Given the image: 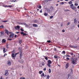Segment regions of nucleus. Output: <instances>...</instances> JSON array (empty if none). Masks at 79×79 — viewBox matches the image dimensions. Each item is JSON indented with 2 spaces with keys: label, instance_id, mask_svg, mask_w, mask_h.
<instances>
[{
  "label": "nucleus",
  "instance_id": "f257e3e1",
  "mask_svg": "<svg viewBox=\"0 0 79 79\" xmlns=\"http://www.w3.org/2000/svg\"><path fill=\"white\" fill-rule=\"evenodd\" d=\"M77 58H76V59L74 60V59H73V57L71 58V61L72 63H73V64H77V63H76V62H77Z\"/></svg>",
  "mask_w": 79,
  "mask_h": 79
},
{
  "label": "nucleus",
  "instance_id": "f03ea898",
  "mask_svg": "<svg viewBox=\"0 0 79 79\" xmlns=\"http://www.w3.org/2000/svg\"><path fill=\"white\" fill-rule=\"evenodd\" d=\"M70 6V8H71L73 10H75L76 9V6H74V4H72Z\"/></svg>",
  "mask_w": 79,
  "mask_h": 79
},
{
  "label": "nucleus",
  "instance_id": "7ed1b4c3",
  "mask_svg": "<svg viewBox=\"0 0 79 79\" xmlns=\"http://www.w3.org/2000/svg\"><path fill=\"white\" fill-rule=\"evenodd\" d=\"M11 56L12 58H14L13 59L14 60L16 59V58L15 57V51L13 50L12 51V54H11Z\"/></svg>",
  "mask_w": 79,
  "mask_h": 79
},
{
  "label": "nucleus",
  "instance_id": "20e7f679",
  "mask_svg": "<svg viewBox=\"0 0 79 79\" xmlns=\"http://www.w3.org/2000/svg\"><path fill=\"white\" fill-rule=\"evenodd\" d=\"M11 34H12L10 35L9 36V37L10 39H12V38L14 37V35H15V34L13 33H11Z\"/></svg>",
  "mask_w": 79,
  "mask_h": 79
},
{
  "label": "nucleus",
  "instance_id": "39448f33",
  "mask_svg": "<svg viewBox=\"0 0 79 79\" xmlns=\"http://www.w3.org/2000/svg\"><path fill=\"white\" fill-rule=\"evenodd\" d=\"M5 33H6L7 35H9V34H8V32H9V33H10V34H11V33H13V32H10V31H8L6 29L5 31Z\"/></svg>",
  "mask_w": 79,
  "mask_h": 79
},
{
  "label": "nucleus",
  "instance_id": "423d86ee",
  "mask_svg": "<svg viewBox=\"0 0 79 79\" xmlns=\"http://www.w3.org/2000/svg\"><path fill=\"white\" fill-rule=\"evenodd\" d=\"M20 34L21 35H27V34L26 33H24L23 32H20Z\"/></svg>",
  "mask_w": 79,
  "mask_h": 79
},
{
  "label": "nucleus",
  "instance_id": "0eeeda50",
  "mask_svg": "<svg viewBox=\"0 0 79 79\" xmlns=\"http://www.w3.org/2000/svg\"><path fill=\"white\" fill-rule=\"evenodd\" d=\"M23 55V53H22V51L20 52V59L22 58V56Z\"/></svg>",
  "mask_w": 79,
  "mask_h": 79
},
{
  "label": "nucleus",
  "instance_id": "6e6552de",
  "mask_svg": "<svg viewBox=\"0 0 79 79\" xmlns=\"http://www.w3.org/2000/svg\"><path fill=\"white\" fill-rule=\"evenodd\" d=\"M19 63H22V64H23V63H24V60H23L22 59L21 60H19Z\"/></svg>",
  "mask_w": 79,
  "mask_h": 79
},
{
  "label": "nucleus",
  "instance_id": "1a4fd4ad",
  "mask_svg": "<svg viewBox=\"0 0 79 79\" xmlns=\"http://www.w3.org/2000/svg\"><path fill=\"white\" fill-rule=\"evenodd\" d=\"M7 64L9 66H10L11 64V62L10 61H8L7 62Z\"/></svg>",
  "mask_w": 79,
  "mask_h": 79
},
{
  "label": "nucleus",
  "instance_id": "9d476101",
  "mask_svg": "<svg viewBox=\"0 0 79 79\" xmlns=\"http://www.w3.org/2000/svg\"><path fill=\"white\" fill-rule=\"evenodd\" d=\"M6 40L5 39H3L2 40V43H5V42H6Z\"/></svg>",
  "mask_w": 79,
  "mask_h": 79
},
{
  "label": "nucleus",
  "instance_id": "9b49d317",
  "mask_svg": "<svg viewBox=\"0 0 79 79\" xmlns=\"http://www.w3.org/2000/svg\"><path fill=\"white\" fill-rule=\"evenodd\" d=\"M46 10L48 13H51V11L48 8H46Z\"/></svg>",
  "mask_w": 79,
  "mask_h": 79
},
{
  "label": "nucleus",
  "instance_id": "f8f14e48",
  "mask_svg": "<svg viewBox=\"0 0 79 79\" xmlns=\"http://www.w3.org/2000/svg\"><path fill=\"white\" fill-rule=\"evenodd\" d=\"M48 63L49 64H52V61H51V60H48Z\"/></svg>",
  "mask_w": 79,
  "mask_h": 79
},
{
  "label": "nucleus",
  "instance_id": "ddd939ff",
  "mask_svg": "<svg viewBox=\"0 0 79 79\" xmlns=\"http://www.w3.org/2000/svg\"><path fill=\"white\" fill-rule=\"evenodd\" d=\"M68 79H72L71 76V75H69V77H68Z\"/></svg>",
  "mask_w": 79,
  "mask_h": 79
},
{
  "label": "nucleus",
  "instance_id": "4468645a",
  "mask_svg": "<svg viewBox=\"0 0 79 79\" xmlns=\"http://www.w3.org/2000/svg\"><path fill=\"white\" fill-rule=\"evenodd\" d=\"M8 71L7 70H6L5 73V76H8Z\"/></svg>",
  "mask_w": 79,
  "mask_h": 79
},
{
  "label": "nucleus",
  "instance_id": "2eb2a0df",
  "mask_svg": "<svg viewBox=\"0 0 79 79\" xmlns=\"http://www.w3.org/2000/svg\"><path fill=\"white\" fill-rule=\"evenodd\" d=\"M0 34H1L2 36H3V35H4L5 34H4V32H3V31H1L0 32Z\"/></svg>",
  "mask_w": 79,
  "mask_h": 79
},
{
  "label": "nucleus",
  "instance_id": "dca6fc26",
  "mask_svg": "<svg viewBox=\"0 0 79 79\" xmlns=\"http://www.w3.org/2000/svg\"><path fill=\"white\" fill-rule=\"evenodd\" d=\"M69 63H67L66 64V68L67 69L69 67Z\"/></svg>",
  "mask_w": 79,
  "mask_h": 79
},
{
  "label": "nucleus",
  "instance_id": "f3484780",
  "mask_svg": "<svg viewBox=\"0 0 79 79\" xmlns=\"http://www.w3.org/2000/svg\"><path fill=\"white\" fill-rule=\"evenodd\" d=\"M33 27H37V25L36 24H33Z\"/></svg>",
  "mask_w": 79,
  "mask_h": 79
},
{
  "label": "nucleus",
  "instance_id": "a211bd4d",
  "mask_svg": "<svg viewBox=\"0 0 79 79\" xmlns=\"http://www.w3.org/2000/svg\"><path fill=\"white\" fill-rule=\"evenodd\" d=\"M2 28H4V26L3 25L0 26V29H2Z\"/></svg>",
  "mask_w": 79,
  "mask_h": 79
},
{
  "label": "nucleus",
  "instance_id": "6ab92c4d",
  "mask_svg": "<svg viewBox=\"0 0 79 79\" xmlns=\"http://www.w3.org/2000/svg\"><path fill=\"white\" fill-rule=\"evenodd\" d=\"M21 24L22 25H24V26H25V25H26V23L24 22L21 23Z\"/></svg>",
  "mask_w": 79,
  "mask_h": 79
},
{
  "label": "nucleus",
  "instance_id": "aec40b11",
  "mask_svg": "<svg viewBox=\"0 0 79 79\" xmlns=\"http://www.w3.org/2000/svg\"><path fill=\"white\" fill-rule=\"evenodd\" d=\"M6 51H5V48H4L3 50V52L4 53H5V52H6Z\"/></svg>",
  "mask_w": 79,
  "mask_h": 79
},
{
  "label": "nucleus",
  "instance_id": "412c9836",
  "mask_svg": "<svg viewBox=\"0 0 79 79\" xmlns=\"http://www.w3.org/2000/svg\"><path fill=\"white\" fill-rule=\"evenodd\" d=\"M43 76H44V73H43L41 75V77H43Z\"/></svg>",
  "mask_w": 79,
  "mask_h": 79
},
{
  "label": "nucleus",
  "instance_id": "4be33fe9",
  "mask_svg": "<svg viewBox=\"0 0 79 79\" xmlns=\"http://www.w3.org/2000/svg\"><path fill=\"white\" fill-rule=\"evenodd\" d=\"M43 56L45 58V59L46 60H48V58L47 57H45V56Z\"/></svg>",
  "mask_w": 79,
  "mask_h": 79
},
{
  "label": "nucleus",
  "instance_id": "5701e85b",
  "mask_svg": "<svg viewBox=\"0 0 79 79\" xmlns=\"http://www.w3.org/2000/svg\"><path fill=\"white\" fill-rule=\"evenodd\" d=\"M53 8H54V7H53L52 6H51L50 7V9H51V10H53Z\"/></svg>",
  "mask_w": 79,
  "mask_h": 79
},
{
  "label": "nucleus",
  "instance_id": "b1692460",
  "mask_svg": "<svg viewBox=\"0 0 79 79\" xmlns=\"http://www.w3.org/2000/svg\"><path fill=\"white\" fill-rule=\"evenodd\" d=\"M10 2H16V0H12V1L10 0Z\"/></svg>",
  "mask_w": 79,
  "mask_h": 79
},
{
  "label": "nucleus",
  "instance_id": "393cba45",
  "mask_svg": "<svg viewBox=\"0 0 79 79\" xmlns=\"http://www.w3.org/2000/svg\"><path fill=\"white\" fill-rule=\"evenodd\" d=\"M38 22V20H35L34 21V23H37Z\"/></svg>",
  "mask_w": 79,
  "mask_h": 79
},
{
  "label": "nucleus",
  "instance_id": "a878e982",
  "mask_svg": "<svg viewBox=\"0 0 79 79\" xmlns=\"http://www.w3.org/2000/svg\"><path fill=\"white\" fill-rule=\"evenodd\" d=\"M7 7H9V8H11L13 6L11 5H10V6H7Z\"/></svg>",
  "mask_w": 79,
  "mask_h": 79
},
{
  "label": "nucleus",
  "instance_id": "bb28decb",
  "mask_svg": "<svg viewBox=\"0 0 79 79\" xmlns=\"http://www.w3.org/2000/svg\"><path fill=\"white\" fill-rule=\"evenodd\" d=\"M50 77V76H49V75H48V76L47 77V78L46 79H50L49 78Z\"/></svg>",
  "mask_w": 79,
  "mask_h": 79
},
{
  "label": "nucleus",
  "instance_id": "cd10ccee",
  "mask_svg": "<svg viewBox=\"0 0 79 79\" xmlns=\"http://www.w3.org/2000/svg\"><path fill=\"white\" fill-rule=\"evenodd\" d=\"M42 73H43V71H40L39 72V74H42Z\"/></svg>",
  "mask_w": 79,
  "mask_h": 79
},
{
  "label": "nucleus",
  "instance_id": "c85d7f7f",
  "mask_svg": "<svg viewBox=\"0 0 79 79\" xmlns=\"http://www.w3.org/2000/svg\"><path fill=\"white\" fill-rule=\"evenodd\" d=\"M68 3H69V4H72V3H73V2H72V1H70L68 2Z\"/></svg>",
  "mask_w": 79,
  "mask_h": 79
},
{
  "label": "nucleus",
  "instance_id": "c756f323",
  "mask_svg": "<svg viewBox=\"0 0 79 79\" xmlns=\"http://www.w3.org/2000/svg\"><path fill=\"white\" fill-rule=\"evenodd\" d=\"M44 15V16H47V15H48V14H47V13L46 12L45 13Z\"/></svg>",
  "mask_w": 79,
  "mask_h": 79
},
{
  "label": "nucleus",
  "instance_id": "7c9ffc66",
  "mask_svg": "<svg viewBox=\"0 0 79 79\" xmlns=\"http://www.w3.org/2000/svg\"><path fill=\"white\" fill-rule=\"evenodd\" d=\"M52 71L51 70V69H49V73H51Z\"/></svg>",
  "mask_w": 79,
  "mask_h": 79
},
{
  "label": "nucleus",
  "instance_id": "2f4dec72",
  "mask_svg": "<svg viewBox=\"0 0 79 79\" xmlns=\"http://www.w3.org/2000/svg\"><path fill=\"white\" fill-rule=\"evenodd\" d=\"M16 27L17 28V29H20V27H19V26L17 25Z\"/></svg>",
  "mask_w": 79,
  "mask_h": 79
},
{
  "label": "nucleus",
  "instance_id": "473e14b6",
  "mask_svg": "<svg viewBox=\"0 0 79 79\" xmlns=\"http://www.w3.org/2000/svg\"><path fill=\"white\" fill-rule=\"evenodd\" d=\"M22 40H19V43L20 44H21L22 43Z\"/></svg>",
  "mask_w": 79,
  "mask_h": 79
},
{
  "label": "nucleus",
  "instance_id": "72a5a7b5",
  "mask_svg": "<svg viewBox=\"0 0 79 79\" xmlns=\"http://www.w3.org/2000/svg\"><path fill=\"white\" fill-rule=\"evenodd\" d=\"M47 66H48V67H50V64H47Z\"/></svg>",
  "mask_w": 79,
  "mask_h": 79
},
{
  "label": "nucleus",
  "instance_id": "f704fd0d",
  "mask_svg": "<svg viewBox=\"0 0 79 79\" xmlns=\"http://www.w3.org/2000/svg\"><path fill=\"white\" fill-rule=\"evenodd\" d=\"M7 5H3L2 6H4V7H5V8H6V7H7Z\"/></svg>",
  "mask_w": 79,
  "mask_h": 79
},
{
  "label": "nucleus",
  "instance_id": "c9c22d12",
  "mask_svg": "<svg viewBox=\"0 0 79 79\" xmlns=\"http://www.w3.org/2000/svg\"><path fill=\"white\" fill-rule=\"evenodd\" d=\"M7 21H8L7 20H4L2 21V22H3V23H6V22H7Z\"/></svg>",
  "mask_w": 79,
  "mask_h": 79
},
{
  "label": "nucleus",
  "instance_id": "e433bc0d",
  "mask_svg": "<svg viewBox=\"0 0 79 79\" xmlns=\"http://www.w3.org/2000/svg\"><path fill=\"white\" fill-rule=\"evenodd\" d=\"M64 53V55H65V53H66V52H65V51H63L62 52V53Z\"/></svg>",
  "mask_w": 79,
  "mask_h": 79
},
{
  "label": "nucleus",
  "instance_id": "4c0bfd02",
  "mask_svg": "<svg viewBox=\"0 0 79 79\" xmlns=\"http://www.w3.org/2000/svg\"><path fill=\"white\" fill-rule=\"evenodd\" d=\"M65 11H66V12H67V11H70V10H69L67 9L65 10Z\"/></svg>",
  "mask_w": 79,
  "mask_h": 79
},
{
  "label": "nucleus",
  "instance_id": "58836bf2",
  "mask_svg": "<svg viewBox=\"0 0 79 79\" xmlns=\"http://www.w3.org/2000/svg\"><path fill=\"white\" fill-rule=\"evenodd\" d=\"M42 66H44L45 65V64H44V62H42Z\"/></svg>",
  "mask_w": 79,
  "mask_h": 79
},
{
  "label": "nucleus",
  "instance_id": "ea45409f",
  "mask_svg": "<svg viewBox=\"0 0 79 79\" xmlns=\"http://www.w3.org/2000/svg\"><path fill=\"white\" fill-rule=\"evenodd\" d=\"M25 27H29V25H28L26 23V24H25Z\"/></svg>",
  "mask_w": 79,
  "mask_h": 79
},
{
  "label": "nucleus",
  "instance_id": "a19ab883",
  "mask_svg": "<svg viewBox=\"0 0 79 79\" xmlns=\"http://www.w3.org/2000/svg\"><path fill=\"white\" fill-rule=\"evenodd\" d=\"M6 48H9V47H8V44H6Z\"/></svg>",
  "mask_w": 79,
  "mask_h": 79
},
{
  "label": "nucleus",
  "instance_id": "79ce46f5",
  "mask_svg": "<svg viewBox=\"0 0 79 79\" xmlns=\"http://www.w3.org/2000/svg\"><path fill=\"white\" fill-rule=\"evenodd\" d=\"M74 23H76V22H77V20L76 19H75L74 20Z\"/></svg>",
  "mask_w": 79,
  "mask_h": 79
},
{
  "label": "nucleus",
  "instance_id": "37998d69",
  "mask_svg": "<svg viewBox=\"0 0 79 79\" xmlns=\"http://www.w3.org/2000/svg\"><path fill=\"white\" fill-rule=\"evenodd\" d=\"M38 8H40V9H41V8H42V6H41L40 5L39 6H38Z\"/></svg>",
  "mask_w": 79,
  "mask_h": 79
},
{
  "label": "nucleus",
  "instance_id": "c03bdc74",
  "mask_svg": "<svg viewBox=\"0 0 79 79\" xmlns=\"http://www.w3.org/2000/svg\"><path fill=\"white\" fill-rule=\"evenodd\" d=\"M20 79H25V78L24 77H21L20 78Z\"/></svg>",
  "mask_w": 79,
  "mask_h": 79
},
{
  "label": "nucleus",
  "instance_id": "a18cd8bd",
  "mask_svg": "<svg viewBox=\"0 0 79 79\" xmlns=\"http://www.w3.org/2000/svg\"><path fill=\"white\" fill-rule=\"evenodd\" d=\"M54 58H58V57L56 56H54Z\"/></svg>",
  "mask_w": 79,
  "mask_h": 79
},
{
  "label": "nucleus",
  "instance_id": "49530a36",
  "mask_svg": "<svg viewBox=\"0 0 79 79\" xmlns=\"http://www.w3.org/2000/svg\"><path fill=\"white\" fill-rule=\"evenodd\" d=\"M20 31H21L22 32H23V31H24V29H22V28H21Z\"/></svg>",
  "mask_w": 79,
  "mask_h": 79
},
{
  "label": "nucleus",
  "instance_id": "de8ad7c7",
  "mask_svg": "<svg viewBox=\"0 0 79 79\" xmlns=\"http://www.w3.org/2000/svg\"><path fill=\"white\" fill-rule=\"evenodd\" d=\"M74 5H75V6H78V4H77V3H75L74 4Z\"/></svg>",
  "mask_w": 79,
  "mask_h": 79
},
{
  "label": "nucleus",
  "instance_id": "09e8293b",
  "mask_svg": "<svg viewBox=\"0 0 79 79\" xmlns=\"http://www.w3.org/2000/svg\"><path fill=\"white\" fill-rule=\"evenodd\" d=\"M52 18H53V16H51L49 17V19H52Z\"/></svg>",
  "mask_w": 79,
  "mask_h": 79
},
{
  "label": "nucleus",
  "instance_id": "8fccbe9b",
  "mask_svg": "<svg viewBox=\"0 0 79 79\" xmlns=\"http://www.w3.org/2000/svg\"><path fill=\"white\" fill-rule=\"evenodd\" d=\"M70 24V22H69L67 23V26H69Z\"/></svg>",
  "mask_w": 79,
  "mask_h": 79
},
{
  "label": "nucleus",
  "instance_id": "3c124183",
  "mask_svg": "<svg viewBox=\"0 0 79 79\" xmlns=\"http://www.w3.org/2000/svg\"><path fill=\"white\" fill-rule=\"evenodd\" d=\"M65 56L66 57H67L68 56V57H69V56H70L69 55H65L64 56Z\"/></svg>",
  "mask_w": 79,
  "mask_h": 79
},
{
  "label": "nucleus",
  "instance_id": "603ef678",
  "mask_svg": "<svg viewBox=\"0 0 79 79\" xmlns=\"http://www.w3.org/2000/svg\"><path fill=\"white\" fill-rule=\"evenodd\" d=\"M73 46L72 45H70V47L71 48H73Z\"/></svg>",
  "mask_w": 79,
  "mask_h": 79
},
{
  "label": "nucleus",
  "instance_id": "864d4df0",
  "mask_svg": "<svg viewBox=\"0 0 79 79\" xmlns=\"http://www.w3.org/2000/svg\"><path fill=\"white\" fill-rule=\"evenodd\" d=\"M47 42H48V43H50L51 42V41L50 40H48Z\"/></svg>",
  "mask_w": 79,
  "mask_h": 79
},
{
  "label": "nucleus",
  "instance_id": "5fc2aeb1",
  "mask_svg": "<svg viewBox=\"0 0 79 79\" xmlns=\"http://www.w3.org/2000/svg\"><path fill=\"white\" fill-rule=\"evenodd\" d=\"M77 48V46H73V48Z\"/></svg>",
  "mask_w": 79,
  "mask_h": 79
},
{
  "label": "nucleus",
  "instance_id": "6e6d98bb",
  "mask_svg": "<svg viewBox=\"0 0 79 79\" xmlns=\"http://www.w3.org/2000/svg\"><path fill=\"white\" fill-rule=\"evenodd\" d=\"M44 0L45 1V2H48L49 1V0Z\"/></svg>",
  "mask_w": 79,
  "mask_h": 79
},
{
  "label": "nucleus",
  "instance_id": "4d7b16f0",
  "mask_svg": "<svg viewBox=\"0 0 79 79\" xmlns=\"http://www.w3.org/2000/svg\"><path fill=\"white\" fill-rule=\"evenodd\" d=\"M54 50L55 51H56V48H54Z\"/></svg>",
  "mask_w": 79,
  "mask_h": 79
},
{
  "label": "nucleus",
  "instance_id": "13d9d810",
  "mask_svg": "<svg viewBox=\"0 0 79 79\" xmlns=\"http://www.w3.org/2000/svg\"><path fill=\"white\" fill-rule=\"evenodd\" d=\"M18 24H21V22H18Z\"/></svg>",
  "mask_w": 79,
  "mask_h": 79
},
{
  "label": "nucleus",
  "instance_id": "bf43d9fd",
  "mask_svg": "<svg viewBox=\"0 0 79 79\" xmlns=\"http://www.w3.org/2000/svg\"><path fill=\"white\" fill-rule=\"evenodd\" d=\"M61 5H63V4H64V2H62L61 3H60V4H61Z\"/></svg>",
  "mask_w": 79,
  "mask_h": 79
},
{
  "label": "nucleus",
  "instance_id": "052dcab7",
  "mask_svg": "<svg viewBox=\"0 0 79 79\" xmlns=\"http://www.w3.org/2000/svg\"><path fill=\"white\" fill-rule=\"evenodd\" d=\"M57 11H58V10H56L55 11V12L54 13V15H55V14L56 13V12H57Z\"/></svg>",
  "mask_w": 79,
  "mask_h": 79
},
{
  "label": "nucleus",
  "instance_id": "680f3d73",
  "mask_svg": "<svg viewBox=\"0 0 79 79\" xmlns=\"http://www.w3.org/2000/svg\"><path fill=\"white\" fill-rule=\"evenodd\" d=\"M70 55H74V54L73 53H70Z\"/></svg>",
  "mask_w": 79,
  "mask_h": 79
},
{
  "label": "nucleus",
  "instance_id": "e2e57ef3",
  "mask_svg": "<svg viewBox=\"0 0 79 79\" xmlns=\"http://www.w3.org/2000/svg\"><path fill=\"white\" fill-rule=\"evenodd\" d=\"M15 29L16 30H17L18 29V28H17V27H15Z\"/></svg>",
  "mask_w": 79,
  "mask_h": 79
},
{
  "label": "nucleus",
  "instance_id": "0e129e2a",
  "mask_svg": "<svg viewBox=\"0 0 79 79\" xmlns=\"http://www.w3.org/2000/svg\"><path fill=\"white\" fill-rule=\"evenodd\" d=\"M62 32H65V31L64 30H63L62 31Z\"/></svg>",
  "mask_w": 79,
  "mask_h": 79
},
{
  "label": "nucleus",
  "instance_id": "69168bd1",
  "mask_svg": "<svg viewBox=\"0 0 79 79\" xmlns=\"http://www.w3.org/2000/svg\"><path fill=\"white\" fill-rule=\"evenodd\" d=\"M6 55H7V54L5 53V54L4 55V56H6Z\"/></svg>",
  "mask_w": 79,
  "mask_h": 79
},
{
  "label": "nucleus",
  "instance_id": "338daca9",
  "mask_svg": "<svg viewBox=\"0 0 79 79\" xmlns=\"http://www.w3.org/2000/svg\"><path fill=\"white\" fill-rule=\"evenodd\" d=\"M66 59L67 60H69V57H67Z\"/></svg>",
  "mask_w": 79,
  "mask_h": 79
},
{
  "label": "nucleus",
  "instance_id": "774afa93",
  "mask_svg": "<svg viewBox=\"0 0 79 79\" xmlns=\"http://www.w3.org/2000/svg\"><path fill=\"white\" fill-rule=\"evenodd\" d=\"M44 71H46V67H45V68L44 69Z\"/></svg>",
  "mask_w": 79,
  "mask_h": 79
}]
</instances>
